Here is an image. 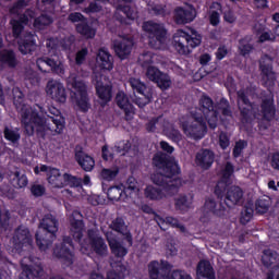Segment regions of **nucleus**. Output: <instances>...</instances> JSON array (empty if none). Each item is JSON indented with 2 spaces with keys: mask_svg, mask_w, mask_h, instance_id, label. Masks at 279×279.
<instances>
[{
  "mask_svg": "<svg viewBox=\"0 0 279 279\" xmlns=\"http://www.w3.org/2000/svg\"><path fill=\"white\" fill-rule=\"evenodd\" d=\"M153 167L159 171L151 175V181L156 186H161L167 195H175L182 185V181L178 178L182 169L175 158L163 151H157L153 156Z\"/></svg>",
  "mask_w": 279,
  "mask_h": 279,
  "instance_id": "obj_2",
  "label": "nucleus"
},
{
  "mask_svg": "<svg viewBox=\"0 0 279 279\" xmlns=\"http://www.w3.org/2000/svg\"><path fill=\"white\" fill-rule=\"evenodd\" d=\"M88 17L84 16L81 12H72L68 15L70 23H84Z\"/></svg>",
  "mask_w": 279,
  "mask_h": 279,
  "instance_id": "obj_62",
  "label": "nucleus"
},
{
  "mask_svg": "<svg viewBox=\"0 0 279 279\" xmlns=\"http://www.w3.org/2000/svg\"><path fill=\"white\" fill-rule=\"evenodd\" d=\"M218 110H220L222 117H232V108L230 107V101H228L227 98H220Z\"/></svg>",
  "mask_w": 279,
  "mask_h": 279,
  "instance_id": "obj_53",
  "label": "nucleus"
},
{
  "mask_svg": "<svg viewBox=\"0 0 279 279\" xmlns=\"http://www.w3.org/2000/svg\"><path fill=\"white\" fill-rule=\"evenodd\" d=\"M107 242L111 250V254L116 258L122 259L125 258V256H128V247H125L123 243H121L119 240H117L116 238L107 236Z\"/></svg>",
  "mask_w": 279,
  "mask_h": 279,
  "instance_id": "obj_29",
  "label": "nucleus"
},
{
  "mask_svg": "<svg viewBox=\"0 0 279 279\" xmlns=\"http://www.w3.org/2000/svg\"><path fill=\"white\" fill-rule=\"evenodd\" d=\"M155 221L161 230H166L165 226H171V228H178L180 232H186V227L180 223V220L172 216L162 218L160 215H155Z\"/></svg>",
  "mask_w": 279,
  "mask_h": 279,
  "instance_id": "obj_27",
  "label": "nucleus"
},
{
  "mask_svg": "<svg viewBox=\"0 0 279 279\" xmlns=\"http://www.w3.org/2000/svg\"><path fill=\"white\" fill-rule=\"evenodd\" d=\"M87 236H88L89 245L93 252H95L97 256L108 255V245L106 244V241L104 240V238L97 234V231L89 229L87 231Z\"/></svg>",
  "mask_w": 279,
  "mask_h": 279,
  "instance_id": "obj_16",
  "label": "nucleus"
},
{
  "mask_svg": "<svg viewBox=\"0 0 279 279\" xmlns=\"http://www.w3.org/2000/svg\"><path fill=\"white\" fill-rule=\"evenodd\" d=\"M171 269V264L167 260H151L148 264V276L149 279H167V272Z\"/></svg>",
  "mask_w": 279,
  "mask_h": 279,
  "instance_id": "obj_18",
  "label": "nucleus"
},
{
  "mask_svg": "<svg viewBox=\"0 0 279 279\" xmlns=\"http://www.w3.org/2000/svg\"><path fill=\"white\" fill-rule=\"evenodd\" d=\"M195 16H197V12L193 5L177 7L173 12V19L177 25H187V23H193Z\"/></svg>",
  "mask_w": 279,
  "mask_h": 279,
  "instance_id": "obj_14",
  "label": "nucleus"
},
{
  "mask_svg": "<svg viewBox=\"0 0 279 279\" xmlns=\"http://www.w3.org/2000/svg\"><path fill=\"white\" fill-rule=\"evenodd\" d=\"M116 104L120 110H123L125 121L134 119V105L130 102V97L124 92H118L116 95Z\"/></svg>",
  "mask_w": 279,
  "mask_h": 279,
  "instance_id": "obj_19",
  "label": "nucleus"
},
{
  "mask_svg": "<svg viewBox=\"0 0 279 279\" xmlns=\"http://www.w3.org/2000/svg\"><path fill=\"white\" fill-rule=\"evenodd\" d=\"M117 175H119V168H116V169L104 168L100 171V178L106 182H112L117 180Z\"/></svg>",
  "mask_w": 279,
  "mask_h": 279,
  "instance_id": "obj_46",
  "label": "nucleus"
},
{
  "mask_svg": "<svg viewBox=\"0 0 279 279\" xmlns=\"http://www.w3.org/2000/svg\"><path fill=\"white\" fill-rule=\"evenodd\" d=\"M49 66L50 71L52 73H56L57 75H64V65L62 64V59H60V56L57 53L47 57L44 56L39 59H37V66L39 71H43V66Z\"/></svg>",
  "mask_w": 279,
  "mask_h": 279,
  "instance_id": "obj_12",
  "label": "nucleus"
},
{
  "mask_svg": "<svg viewBox=\"0 0 279 279\" xmlns=\"http://www.w3.org/2000/svg\"><path fill=\"white\" fill-rule=\"evenodd\" d=\"M221 23V3L213 2L209 11V25L217 27Z\"/></svg>",
  "mask_w": 279,
  "mask_h": 279,
  "instance_id": "obj_38",
  "label": "nucleus"
},
{
  "mask_svg": "<svg viewBox=\"0 0 279 279\" xmlns=\"http://www.w3.org/2000/svg\"><path fill=\"white\" fill-rule=\"evenodd\" d=\"M136 179L134 177H129L126 183L123 184L124 193H126V197H132V193H136L138 191V186L136 185Z\"/></svg>",
  "mask_w": 279,
  "mask_h": 279,
  "instance_id": "obj_47",
  "label": "nucleus"
},
{
  "mask_svg": "<svg viewBox=\"0 0 279 279\" xmlns=\"http://www.w3.org/2000/svg\"><path fill=\"white\" fill-rule=\"evenodd\" d=\"M129 85L135 95V105L138 106V108H145V106L154 99L151 89H149L145 83L140 81V78L131 77L129 80Z\"/></svg>",
  "mask_w": 279,
  "mask_h": 279,
  "instance_id": "obj_9",
  "label": "nucleus"
},
{
  "mask_svg": "<svg viewBox=\"0 0 279 279\" xmlns=\"http://www.w3.org/2000/svg\"><path fill=\"white\" fill-rule=\"evenodd\" d=\"M0 64H2V66H9V69H16L19 65L16 52L12 49L0 50Z\"/></svg>",
  "mask_w": 279,
  "mask_h": 279,
  "instance_id": "obj_30",
  "label": "nucleus"
},
{
  "mask_svg": "<svg viewBox=\"0 0 279 279\" xmlns=\"http://www.w3.org/2000/svg\"><path fill=\"white\" fill-rule=\"evenodd\" d=\"M27 5H29V0H17L9 8V14L19 16V14H23Z\"/></svg>",
  "mask_w": 279,
  "mask_h": 279,
  "instance_id": "obj_41",
  "label": "nucleus"
},
{
  "mask_svg": "<svg viewBox=\"0 0 279 279\" xmlns=\"http://www.w3.org/2000/svg\"><path fill=\"white\" fill-rule=\"evenodd\" d=\"M271 206V201L268 198H258L255 202V210L258 213V215H265L269 210V207Z\"/></svg>",
  "mask_w": 279,
  "mask_h": 279,
  "instance_id": "obj_48",
  "label": "nucleus"
},
{
  "mask_svg": "<svg viewBox=\"0 0 279 279\" xmlns=\"http://www.w3.org/2000/svg\"><path fill=\"white\" fill-rule=\"evenodd\" d=\"M150 10L155 16H161L162 19L167 16V5L165 4H155Z\"/></svg>",
  "mask_w": 279,
  "mask_h": 279,
  "instance_id": "obj_63",
  "label": "nucleus"
},
{
  "mask_svg": "<svg viewBox=\"0 0 279 279\" xmlns=\"http://www.w3.org/2000/svg\"><path fill=\"white\" fill-rule=\"evenodd\" d=\"M174 208L180 213L184 214L191 208V203H189V197L186 195H181L174 199Z\"/></svg>",
  "mask_w": 279,
  "mask_h": 279,
  "instance_id": "obj_43",
  "label": "nucleus"
},
{
  "mask_svg": "<svg viewBox=\"0 0 279 279\" xmlns=\"http://www.w3.org/2000/svg\"><path fill=\"white\" fill-rule=\"evenodd\" d=\"M76 32L86 40H90L97 36V28L93 27V24L88 22V19L82 23L75 25Z\"/></svg>",
  "mask_w": 279,
  "mask_h": 279,
  "instance_id": "obj_31",
  "label": "nucleus"
},
{
  "mask_svg": "<svg viewBox=\"0 0 279 279\" xmlns=\"http://www.w3.org/2000/svg\"><path fill=\"white\" fill-rule=\"evenodd\" d=\"M172 45L180 56H189L193 49L202 45V36L192 29L189 34L184 29H178L172 37Z\"/></svg>",
  "mask_w": 279,
  "mask_h": 279,
  "instance_id": "obj_5",
  "label": "nucleus"
},
{
  "mask_svg": "<svg viewBox=\"0 0 279 279\" xmlns=\"http://www.w3.org/2000/svg\"><path fill=\"white\" fill-rule=\"evenodd\" d=\"M19 51L23 56H27V53H33L36 51V36L32 33H24L22 37L17 39Z\"/></svg>",
  "mask_w": 279,
  "mask_h": 279,
  "instance_id": "obj_21",
  "label": "nucleus"
},
{
  "mask_svg": "<svg viewBox=\"0 0 279 279\" xmlns=\"http://www.w3.org/2000/svg\"><path fill=\"white\" fill-rule=\"evenodd\" d=\"M238 52L242 58H247L254 51V45L250 44L245 38L239 39Z\"/></svg>",
  "mask_w": 279,
  "mask_h": 279,
  "instance_id": "obj_42",
  "label": "nucleus"
},
{
  "mask_svg": "<svg viewBox=\"0 0 279 279\" xmlns=\"http://www.w3.org/2000/svg\"><path fill=\"white\" fill-rule=\"evenodd\" d=\"M259 72L262 84L269 93L262 97L257 114L260 117L262 121L271 123V121L276 119V100L271 93V88L276 86V72H274V59L269 54L260 57Z\"/></svg>",
  "mask_w": 279,
  "mask_h": 279,
  "instance_id": "obj_3",
  "label": "nucleus"
},
{
  "mask_svg": "<svg viewBox=\"0 0 279 279\" xmlns=\"http://www.w3.org/2000/svg\"><path fill=\"white\" fill-rule=\"evenodd\" d=\"M71 250H73V238L64 236L61 243L56 244L53 248V255L56 256V258H60L63 265H66V267H71V265H73V258L75 256Z\"/></svg>",
  "mask_w": 279,
  "mask_h": 279,
  "instance_id": "obj_11",
  "label": "nucleus"
},
{
  "mask_svg": "<svg viewBox=\"0 0 279 279\" xmlns=\"http://www.w3.org/2000/svg\"><path fill=\"white\" fill-rule=\"evenodd\" d=\"M93 84L96 88V95L102 104H110L112 101V85H104V82L98 78L93 80Z\"/></svg>",
  "mask_w": 279,
  "mask_h": 279,
  "instance_id": "obj_24",
  "label": "nucleus"
},
{
  "mask_svg": "<svg viewBox=\"0 0 279 279\" xmlns=\"http://www.w3.org/2000/svg\"><path fill=\"white\" fill-rule=\"evenodd\" d=\"M247 145V142L240 140L235 143V146L233 147V158H240L241 154H243V150L245 149Z\"/></svg>",
  "mask_w": 279,
  "mask_h": 279,
  "instance_id": "obj_61",
  "label": "nucleus"
},
{
  "mask_svg": "<svg viewBox=\"0 0 279 279\" xmlns=\"http://www.w3.org/2000/svg\"><path fill=\"white\" fill-rule=\"evenodd\" d=\"M96 68L100 71H112L114 69V59L107 50L99 49L96 56Z\"/></svg>",
  "mask_w": 279,
  "mask_h": 279,
  "instance_id": "obj_25",
  "label": "nucleus"
},
{
  "mask_svg": "<svg viewBox=\"0 0 279 279\" xmlns=\"http://www.w3.org/2000/svg\"><path fill=\"white\" fill-rule=\"evenodd\" d=\"M195 162L201 169L208 170L215 163V153L208 148H203L196 154Z\"/></svg>",
  "mask_w": 279,
  "mask_h": 279,
  "instance_id": "obj_23",
  "label": "nucleus"
},
{
  "mask_svg": "<svg viewBox=\"0 0 279 279\" xmlns=\"http://www.w3.org/2000/svg\"><path fill=\"white\" fill-rule=\"evenodd\" d=\"M53 23V19L47 14H41L34 20V27L36 29H44Z\"/></svg>",
  "mask_w": 279,
  "mask_h": 279,
  "instance_id": "obj_45",
  "label": "nucleus"
},
{
  "mask_svg": "<svg viewBox=\"0 0 279 279\" xmlns=\"http://www.w3.org/2000/svg\"><path fill=\"white\" fill-rule=\"evenodd\" d=\"M242 199L243 189L239 185L230 186L225 194V204L228 208H233V206L241 204Z\"/></svg>",
  "mask_w": 279,
  "mask_h": 279,
  "instance_id": "obj_22",
  "label": "nucleus"
},
{
  "mask_svg": "<svg viewBox=\"0 0 279 279\" xmlns=\"http://www.w3.org/2000/svg\"><path fill=\"white\" fill-rule=\"evenodd\" d=\"M205 208L213 215H217V217H221L223 213H226V207L221 203H217L214 198H207L205 201Z\"/></svg>",
  "mask_w": 279,
  "mask_h": 279,
  "instance_id": "obj_39",
  "label": "nucleus"
},
{
  "mask_svg": "<svg viewBox=\"0 0 279 279\" xmlns=\"http://www.w3.org/2000/svg\"><path fill=\"white\" fill-rule=\"evenodd\" d=\"M10 183L14 189H25L29 184V180L27 179V174L16 170L10 174Z\"/></svg>",
  "mask_w": 279,
  "mask_h": 279,
  "instance_id": "obj_35",
  "label": "nucleus"
},
{
  "mask_svg": "<svg viewBox=\"0 0 279 279\" xmlns=\"http://www.w3.org/2000/svg\"><path fill=\"white\" fill-rule=\"evenodd\" d=\"M227 186H228V183L221 180L216 184L214 193L218 197V199H223V197H226Z\"/></svg>",
  "mask_w": 279,
  "mask_h": 279,
  "instance_id": "obj_58",
  "label": "nucleus"
},
{
  "mask_svg": "<svg viewBox=\"0 0 279 279\" xmlns=\"http://www.w3.org/2000/svg\"><path fill=\"white\" fill-rule=\"evenodd\" d=\"M10 23L12 25L13 38L19 40L20 38L23 37V36H21V34H23V31L25 29V26H23V24H21L19 22H15L14 20H11Z\"/></svg>",
  "mask_w": 279,
  "mask_h": 279,
  "instance_id": "obj_56",
  "label": "nucleus"
},
{
  "mask_svg": "<svg viewBox=\"0 0 279 279\" xmlns=\"http://www.w3.org/2000/svg\"><path fill=\"white\" fill-rule=\"evenodd\" d=\"M72 97L74 98L78 112L86 114L92 108L90 98L88 97V86H86L84 81L74 78L72 81Z\"/></svg>",
  "mask_w": 279,
  "mask_h": 279,
  "instance_id": "obj_7",
  "label": "nucleus"
},
{
  "mask_svg": "<svg viewBox=\"0 0 279 279\" xmlns=\"http://www.w3.org/2000/svg\"><path fill=\"white\" fill-rule=\"evenodd\" d=\"M197 279H216L215 268L210 262L202 259L196 267Z\"/></svg>",
  "mask_w": 279,
  "mask_h": 279,
  "instance_id": "obj_28",
  "label": "nucleus"
},
{
  "mask_svg": "<svg viewBox=\"0 0 279 279\" xmlns=\"http://www.w3.org/2000/svg\"><path fill=\"white\" fill-rule=\"evenodd\" d=\"M64 186H71V189H80V186H82V178H77L70 173H64Z\"/></svg>",
  "mask_w": 279,
  "mask_h": 279,
  "instance_id": "obj_50",
  "label": "nucleus"
},
{
  "mask_svg": "<svg viewBox=\"0 0 279 279\" xmlns=\"http://www.w3.org/2000/svg\"><path fill=\"white\" fill-rule=\"evenodd\" d=\"M155 84H157L158 88L160 90H169L171 88V76L169 74L161 72V75L158 76V78L155 81Z\"/></svg>",
  "mask_w": 279,
  "mask_h": 279,
  "instance_id": "obj_44",
  "label": "nucleus"
},
{
  "mask_svg": "<svg viewBox=\"0 0 279 279\" xmlns=\"http://www.w3.org/2000/svg\"><path fill=\"white\" fill-rule=\"evenodd\" d=\"M73 45H75V36L73 35L64 37L60 40V47L63 51H71Z\"/></svg>",
  "mask_w": 279,
  "mask_h": 279,
  "instance_id": "obj_57",
  "label": "nucleus"
},
{
  "mask_svg": "<svg viewBox=\"0 0 279 279\" xmlns=\"http://www.w3.org/2000/svg\"><path fill=\"white\" fill-rule=\"evenodd\" d=\"M134 47V39L122 38L113 41V51L120 60H128Z\"/></svg>",
  "mask_w": 279,
  "mask_h": 279,
  "instance_id": "obj_17",
  "label": "nucleus"
},
{
  "mask_svg": "<svg viewBox=\"0 0 279 279\" xmlns=\"http://www.w3.org/2000/svg\"><path fill=\"white\" fill-rule=\"evenodd\" d=\"M48 183L52 189H64V174L60 173L59 169L50 170Z\"/></svg>",
  "mask_w": 279,
  "mask_h": 279,
  "instance_id": "obj_36",
  "label": "nucleus"
},
{
  "mask_svg": "<svg viewBox=\"0 0 279 279\" xmlns=\"http://www.w3.org/2000/svg\"><path fill=\"white\" fill-rule=\"evenodd\" d=\"M46 93L57 101L58 104H66V88L64 85L58 81H48L46 86Z\"/></svg>",
  "mask_w": 279,
  "mask_h": 279,
  "instance_id": "obj_15",
  "label": "nucleus"
},
{
  "mask_svg": "<svg viewBox=\"0 0 279 279\" xmlns=\"http://www.w3.org/2000/svg\"><path fill=\"white\" fill-rule=\"evenodd\" d=\"M70 234L76 243H80L84 236V220L72 217L70 219Z\"/></svg>",
  "mask_w": 279,
  "mask_h": 279,
  "instance_id": "obj_32",
  "label": "nucleus"
},
{
  "mask_svg": "<svg viewBox=\"0 0 279 279\" xmlns=\"http://www.w3.org/2000/svg\"><path fill=\"white\" fill-rule=\"evenodd\" d=\"M107 197L110 202H126L128 194L125 193L123 183L109 187L107 191Z\"/></svg>",
  "mask_w": 279,
  "mask_h": 279,
  "instance_id": "obj_33",
  "label": "nucleus"
},
{
  "mask_svg": "<svg viewBox=\"0 0 279 279\" xmlns=\"http://www.w3.org/2000/svg\"><path fill=\"white\" fill-rule=\"evenodd\" d=\"M32 235L29 234V229L25 227H19L15 229L13 235V244L15 250H23V247H27V245H32Z\"/></svg>",
  "mask_w": 279,
  "mask_h": 279,
  "instance_id": "obj_20",
  "label": "nucleus"
},
{
  "mask_svg": "<svg viewBox=\"0 0 279 279\" xmlns=\"http://www.w3.org/2000/svg\"><path fill=\"white\" fill-rule=\"evenodd\" d=\"M208 121L204 119V116L195 117L193 122H183L182 130L189 138L193 141H202L208 133Z\"/></svg>",
  "mask_w": 279,
  "mask_h": 279,
  "instance_id": "obj_8",
  "label": "nucleus"
},
{
  "mask_svg": "<svg viewBox=\"0 0 279 279\" xmlns=\"http://www.w3.org/2000/svg\"><path fill=\"white\" fill-rule=\"evenodd\" d=\"M88 57V48L84 47L75 53V64L82 66Z\"/></svg>",
  "mask_w": 279,
  "mask_h": 279,
  "instance_id": "obj_59",
  "label": "nucleus"
},
{
  "mask_svg": "<svg viewBox=\"0 0 279 279\" xmlns=\"http://www.w3.org/2000/svg\"><path fill=\"white\" fill-rule=\"evenodd\" d=\"M60 222L53 215H46L39 222V229L35 234L37 246L40 252H47L53 245V241L58 239V230Z\"/></svg>",
  "mask_w": 279,
  "mask_h": 279,
  "instance_id": "obj_4",
  "label": "nucleus"
},
{
  "mask_svg": "<svg viewBox=\"0 0 279 279\" xmlns=\"http://www.w3.org/2000/svg\"><path fill=\"white\" fill-rule=\"evenodd\" d=\"M238 101H242L243 106H239L240 117L242 123H250L252 121V110H254V102L250 101V97L245 93V89L236 92Z\"/></svg>",
  "mask_w": 279,
  "mask_h": 279,
  "instance_id": "obj_13",
  "label": "nucleus"
},
{
  "mask_svg": "<svg viewBox=\"0 0 279 279\" xmlns=\"http://www.w3.org/2000/svg\"><path fill=\"white\" fill-rule=\"evenodd\" d=\"M162 71H160V69L154 66V65H149L146 70V77L147 80H149L150 82L156 83V81L158 80V77H160Z\"/></svg>",
  "mask_w": 279,
  "mask_h": 279,
  "instance_id": "obj_55",
  "label": "nucleus"
},
{
  "mask_svg": "<svg viewBox=\"0 0 279 279\" xmlns=\"http://www.w3.org/2000/svg\"><path fill=\"white\" fill-rule=\"evenodd\" d=\"M118 10L120 12H123L129 21H136V19H138V13L136 12V10L128 4H119Z\"/></svg>",
  "mask_w": 279,
  "mask_h": 279,
  "instance_id": "obj_49",
  "label": "nucleus"
},
{
  "mask_svg": "<svg viewBox=\"0 0 279 279\" xmlns=\"http://www.w3.org/2000/svg\"><path fill=\"white\" fill-rule=\"evenodd\" d=\"M199 110L204 114V119L207 121L210 130L217 129L219 122V111L215 109V101L210 96L203 94L198 100Z\"/></svg>",
  "mask_w": 279,
  "mask_h": 279,
  "instance_id": "obj_10",
  "label": "nucleus"
},
{
  "mask_svg": "<svg viewBox=\"0 0 279 279\" xmlns=\"http://www.w3.org/2000/svg\"><path fill=\"white\" fill-rule=\"evenodd\" d=\"M254 217V208L252 206H245L241 213L240 222L242 226H247Z\"/></svg>",
  "mask_w": 279,
  "mask_h": 279,
  "instance_id": "obj_52",
  "label": "nucleus"
},
{
  "mask_svg": "<svg viewBox=\"0 0 279 279\" xmlns=\"http://www.w3.org/2000/svg\"><path fill=\"white\" fill-rule=\"evenodd\" d=\"M31 193L33 197H43L47 193V189L43 184H33L31 185Z\"/></svg>",
  "mask_w": 279,
  "mask_h": 279,
  "instance_id": "obj_60",
  "label": "nucleus"
},
{
  "mask_svg": "<svg viewBox=\"0 0 279 279\" xmlns=\"http://www.w3.org/2000/svg\"><path fill=\"white\" fill-rule=\"evenodd\" d=\"M277 258H278V252L271 248H266L263 251L262 264L264 265V267L269 269V267H271V265L276 263Z\"/></svg>",
  "mask_w": 279,
  "mask_h": 279,
  "instance_id": "obj_40",
  "label": "nucleus"
},
{
  "mask_svg": "<svg viewBox=\"0 0 279 279\" xmlns=\"http://www.w3.org/2000/svg\"><path fill=\"white\" fill-rule=\"evenodd\" d=\"M169 279H193V277H191V275L185 270L175 269V270H172Z\"/></svg>",
  "mask_w": 279,
  "mask_h": 279,
  "instance_id": "obj_64",
  "label": "nucleus"
},
{
  "mask_svg": "<svg viewBox=\"0 0 279 279\" xmlns=\"http://www.w3.org/2000/svg\"><path fill=\"white\" fill-rule=\"evenodd\" d=\"M3 136L11 143L13 147H16L21 143V129L12 125H5L3 129Z\"/></svg>",
  "mask_w": 279,
  "mask_h": 279,
  "instance_id": "obj_34",
  "label": "nucleus"
},
{
  "mask_svg": "<svg viewBox=\"0 0 279 279\" xmlns=\"http://www.w3.org/2000/svg\"><path fill=\"white\" fill-rule=\"evenodd\" d=\"M49 113L52 116L47 114V111L40 105L22 108L21 123L24 125L26 134L34 136L36 133L39 138H45L47 132L62 134L66 120L56 107L49 108Z\"/></svg>",
  "mask_w": 279,
  "mask_h": 279,
  "instance_id": "obj_1",
  "label": "nucleus"
},
{
  "mask_svg": "<svg viewBox=\"0 0 279 279\" xmlns=\"http://www.w3.org/2000/svg\"><path fill=\"white\" fill-rule=\"evenodd\" d=\"M74 158L81 169H83V171L90 172L93 171V169H95V158L86 154L84 149H76Z\"/></svg>",
  "mask_w": 279,
  "mask_h": 279,
  "instance_id": "obj_26",
  "label": "nucleus"
},
{
  "mask_svg": "<svg viewBox=\"0 0 279 279\" xmlns=\"http://www.w3.org/2000/svg\"><path fill=\"white\" fill-rule=\"evenodd\" d=\"M110 228L113 232H118L119 234L125 232L128 227L125 226V220L122 217H117L111 221Z\"/></svg>",
  "mask_w": 279,
  "mask_h": 279,
  "instance_id": "obj_51",
  "label": "nucleus"
},
{
  "mask_svg": "<svg viewBox=\"0 0 279 279\" xmlns=\"http://www.w3.org/2000/svg\"><path fill=\"white\" fill-rule=\"evenodd\" d=\"M143 31L148 36V45L150 49H162L167 40V28L162 23L146 21L143 23Z\"/></svg>",
  "mask_w": 279,
  "mask_h": 279,
  "instance_id": "obj_6",
  "label": "nucleus"
},
{
  "mask_svg": "<svg viewBox=\"0 0 279 279\" xmlns=\"http://www.w3.org/2000/svg\"><path fill=\"white\" fill-rule=\"evenodd\" d=\"M234 174V166L232 165V162L228 161L225 166V169L222 170V177H221V181L222 182H230V179L232 178V175Z\"/></svg>",
  "mask_w": 279,
  "mask_h": 279,
  "instance_id": "obj_54",
  "label": "nucleus"
},
{
  "mask_svg": "<svg viewBox=\"0 0 279 279\" xmlns=\"http://www.w3.org/2000/svg\"><path fill=\"white\" fill-rule=\"evenodd\" d=\"M144 195L146 199H150V202H160V199H165V191L154 185H147L144 190Z\"/></svg>",
  "mask_w": 279,
  "mask_h": 279,
  "instance_id": "obj_37",
  "label": "nucleus"
}]
</instances>
